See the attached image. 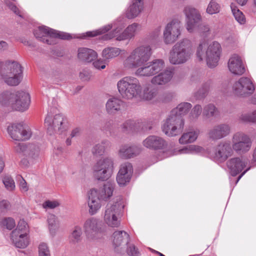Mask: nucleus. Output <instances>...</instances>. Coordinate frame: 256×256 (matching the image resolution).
<instances>
[{
  "label": "nucleus",
  "mask_w": 256,
  "mask_h": 256,
  "mask_svg": "<svg viewBox=\"0 0 256 256\" xmlns=\"http://www.w3.org/2000/svg\"><path fill=\"white\" fill-rule=\"evenodd\" d=\"M152 54L151 46L142 44L136 47L124 61V67L128 70H136L134 74L138 77H150L158 74L165 66L162 59H154L147 62Z\"/></svg>",
  "instance_id": "f257e3e1"
},
{
  "label": "nucleus",
  "mask_w": 256,
  "mask_h": 256,
  "mask_svg": "<svg viewBox=\"0 0 256 256\" xmlns=\"http://www.w3.org/2000/svg\"><path fill=\"white\" fill-rule=\"evenodd\" d=\"M194 52V46L192 40L187 38H182L172 47L169 52L168 61L173 65L186 63Z\"/></svg>",
  "instance_id": "f03ea898"
},
{
  "label": "nucleus",
  "mask_w": 256,
  "mask_h": 256,
  "mask_svg": "<svg viewBox=\"0 0 256 256\" xmlns=\"http://www.w3.org/2000/svg\"><path fill=\"white\" fill-rule=\"evenodd\" d=\"M221 52V46L216 42L210 43L204 40L200 42L196 50L198 58L201 60H205L210 68L217 66Z\"/></svg>",
  "instance_id": "7ed1b4c3"
},
{
  "label": "nucleus",
  "mask_w": 256,
  "mask_h": 256,
  "mask_svg": "<svg viewBox=\"0 0 256 256\" xmlns=\"http://www.w3.org/2000/svg\"><path fill=\"white\" fill-rule=\"evenodd\" d=\"M30 102V96L24 91L5 92L0 94V102L2 105L10 107L20 112L27 110Z\"/></svg>",
  "instance_id": "20e7f679"
},
{
  "label": "nucleus",
  "mask_w": 256,
  "mask_h": 256,
  "mask_svg": "<svg viewBox=\"0 0 256 256\" xmlns=\"http://www.w3.org/2000/svg\"><path fill=\"white\" fill-rule=\"evenodd\" d=\"M118 91L121 96L126 100H132L141 96L142 86L140 80L134 76H126L117 83Z\"/></svg>",
  "instance_id": "39448f33"
},
{
  "label": "nucleus",
  "mask_w": 256,
  "mask_h": 256,
  "mask_svg": "<svg viewBox=\"0 0 256 256\" xmlns=\"http://www.w3.org/2000/svg\"><path fill=\"white\" fill-rule=\"evenodd\" d=\"M183 12L186 17V28L190 33L209 32L210 27L206 24H200L202 17L199 10L191 6L184 7Z\"/></svg>",
  "instance_id": "423d86ee"
},
{
  "label": "nucleus",
  "mask_w": 256,
  "mask_h": 256,
  "mask_svg": "<svg viewBox=\"0 0 256 256\" xmlns=\"http://www.w3.org/2000/svg\"><path fill=\"white\" fill-rule=\"evenodd\" d=\"M124 208V202L120 196L110 201L106 205L104 220L106 224L112 228H118L120 224V214Z\"/></svg>",
  "instance_id": "0eeeda50"
},
{
  "label": "nucleus",
  "mask_w": 256,
  "mask_h": 256,
  "mask_svg": "<svg viewBox=\"0 0 256 256\" xmlns=\"http://www.w3.org/2000/svg\"><path fill=\"white\" fill-rule=\"evenodd\" d=\"M114 169L113 158L110 156L102 157L97 160L92 166V174L94 178L98 180H106L112 176Z\"/></svg>",
  "instance_id": "6e6552de"
},
{
  "label": "nucleus",
  "mask_w": 256,
  "mask_h": 256,
  "mask_svg": "<svg viewBox=\"0 0 256 256\" xmlns=\"http://www.w3.org/2000/svg\"><path fill=\"white\" fill-rule=\"evenodd\" d=\"M34 34L36 38L48 44H56L57 38L63 40L72 38L68 34L56 31L46 26H39L34 30Z\"/></svg>",
  "instance_id": "1a4fd4ad"
},
{
  "label": "nucleus",
  "mask_w": 256,
  "mask_h": 256,
  "mask_svg": "<svg viewBox=\"0 0 256 256\" xmlns=\"http://www.w3.org/2000/svg\"><path fill=\"white\" fill-rule=\"evenodd\" d=\"M29 226L26 221L20 220L10 236L14 244L18 248H24L30 244Z\"/></svg>",
  "instance_id": "9d476101"
},
{
  "label": "nucleus",
  "mask_w": 256,
  "mask_h": 256,
  "mask_svg": "<svg viewBox=\"0 0 256 256\" xmlns=\"http://www.w3.org/2000/svg\"><path fill=\"white\" fill-rule=\"evenodd\" d=\"M6 64L8 70L0 74L1 78L9 86H18L22 78V70L21 65L18 62L14 60H8L6 62Z\"/></svg>",
  "instance_id": "9b49d317"
},
{
  "label": "nucleus",
  "mask_w": 256,
  "mask_h": 256,
  "mask_svg": "<svg viewBox=\"0 0 256 256\" xmlns=\"http://www.w3.org/2000/svg\"><path fill=\"white\" fill-rule=\"evenodd\" d=\"M124 26H118L111 32L105 34L102 36L104 40H110L115 38L118 41L124 40L127 39H131L134 37L137 32L140 28V25L134 23L129 25L122 32Z\"/></svg>",
  "instance_id": "f8f14e48"
},
{
  "label": "nucleus",
  "mask_w": 256,
  "mask_h": 256,
  "mask_svg": "<svg viewBox=\"0 0 256 256\" xmlns=\"http://www.w3.org/2000/svg\"><path fill=\"white\" fill-rule=\"evenodd\" d=\"M184 120L178 114L170 112L162 126V132L168 136H175L183 130Z\"/></svg>",
  "instance_id": "ddd939ff"
},
{
  "label": "nucleus",
  "mask_w": 256,
  "mask_h": 256,
  "mask_svg": "<svg viewBox=\"0 0 256 256\" xmlns=\"http://www.w3.org/2000/svg\"><path fill=\"white\" fill-rule=\"evenodd\" d=\"M83 230L86 238L90 240L101 238L104 234L102 226L95 218H90L84 222Z\"/></svg>",
  "instance_id": "4468645a"
},
{
  "label": "nucleus",
  "mask_w": 256,
  "mask_h": 256,
  "mask_svg": "<svg viewBox=\"0 0 256 256\" xmlns=\"http://www.w3.org/2000/svg\"><path fill=\"white\" fill-rule=\"evenodd\" d=\"M44 124L50 135L55 132L61 134L68 128L66 119L60 114L55 115L52 118L48 116L45 118Z\"/></svg>",
  "instance_id": "2eb2a0df"
},
{
  "label": "nucleus",
  "mask_w": 256,
  "mask_h": 256,
  "mask_svg": "<svg viewBox=\"0 0 256 256\" xmlns=\"http://www.w3.org/2000/svg\"><path fill=\"white\" fill-rule=\"evenodd\" d=\"M181 22L178 20L174 19L166 26L163 32V38L166 44L174 42L181 34Z\"/></svg>",
  "instance_id": "dca6fc26"
},
{
  "label": "nucleus",
  "mask_w": 256,
  "mask_h": 256,
  "mask_svg": "<svg viewBox=\"0 0 256 256\" xmlns=\"http://www.w3.org/2000/svg\"><path fill=\"white\" fill-rule=\"evenodd\" d=\"M232 149L239 154H244L251 148L252 140L249 136L241 132H237L232 137Z\"/></svg>",
  "instance_id": "f3484780"
},
{
  "label": "nucleus",
  "mask_w": 256,
  "mask_h": 256,
  "mask_svg": "<svg viewBox=\"0 0 256 256\" xmlns=\"http://www.w3.org/2000/svg\"><path fill=\"white\" fill-rule=\"evenodd\" d=\"M232 90L234 94L246 97L254 92V86L250 78L242 77L233 84Z\"/></svg>",
  "instance_id": "a211bd4d"
},
{
  "label": "nucleus",
  "mask_w": 256,
  "mask_h": 256,
  "mask_svg": "<svg viewBox=\"0 0 256 256\" xmlns=\"http://www.w3.org/2000/svg\"><path fill=\"white\" fill-rule=\"evenodd\" d=\"M8 132L14 140H24L30 138L32 132L30 128L21 124H12L8 128Z\"/></svg>",
  "instance_id": "6ab92c4d"
},
{
  "label": "nucleus",
  "mask_w": 256,
  "mask_h": 256,
  "mask_svg": "<svg viewBox=\"0 0 256 256\" xmlns=\"http://www.w3.org/2000/svg\"><path fill=\"white\" fill-rule=\"evenodd\" d=\"M232 146L229 142H220L215 147L212 157L216 161L224 162L232 156Z\"/></svg>",
  "instance_id": "aec40b11"
},
{
  "label": "nucleus",
  "mask_w": 256,
  "mask_h": 256,
  "mask_svg": "<svg viewBox=\"0 0 256 256\" xmlns=\"http://www.w3.org/2000/svg\"><path fill=\"white\" fill-rule=\"evenodd\" d=\"M132 173L133 168L130 163L125 162L122 164L116 177L118 185L122 186L128 184L130 180Z\"/></svg>",
  "instance_id": "412c9836"
},
{
  "label": "nucleus",
  "mask_w": 256,
  "mask_h": 256,
  "mask_svg": "<svg viewBox=\"0 0 256 256\" xmlns=\"http://www.w3.org/2000/svg\"><path fill=\"white\" fill-rule=\"evenodd\" d=\"M130 240V235L124 230H116L112 234V244L118 252L123 251Z\"/></svg>",
  "instance_id": "4be33fe9"
},
{
  "label": "nucleus",
  "mask_w": 256,
  "mask_h": 256,
  "mask_svg": "<svg viewBox=\"0 0 256 256\" xmlns=\"http://www.w3.org/2000/svg\"><path fill=\"white\" fill-rule=\"evenodd\" d=\"M230 126L227 124H220L214 126L208 132V136L212 140L223 138L230 134Z\"/></svg>",
  "instance_id": "5701e85b"
},
{
  "label": "nucleus",
  "mask_w": 256,
  "mask_h": 256,
  "mask_svg": "<svg viewBox=\"0 0 256 256\" xmlns=\"http://www.w3.org/2000/svg\"><path fill=\"white\" fill-rule=\"evenodd\" d=\"M142 145L150 150H158L164 148L167 143L164 138L160 136L150 135L143 140Z\"/></svg>",
  "instance_id": "b1692460"
},
{
  "label": "nucleus",
  "mask_w": 256,
  "mask_h": 256,
  "mask_svg": "<svg viewBox=\"0 0 256 256\" xmlns=\"http://www.w3.org/2000/svg\"><path fill=\"white\" fill-rule=\"evenodd\" d=\"M140 151L141 148L137 146L124 144L119 147L118 156L122 159L127 160L136 156Z\"/></svg>",
  "instance_id": "393cba45"
},
{
  "label": "nucleus",
  "mask_w": 256,
  "mask_h": 256,
  "mask_svg": "<svg viewBox=\"0 0 256 256\" xmlns=\"http://www.w3.org/2000/svg\"><path fill=\"white\" fill-rule=\"evenodd\" d=\"M102 200L96 196L94 190H90L88 192L87 204L88 211L90 215H94L100 209Z\"/></svg>",
  "instance_id": "a878e982"
},
{
  "label": "nucleus",
  "mask_w": 256,
  "mask_h": 256,
  "mask_svg": "<svg viewBox=\"0 0 256 256\" xmlns=\"http://www.w3.org/2000/svg\"><path fill=\"white\" fill-rule=\"evenodd\" d=\"M228 68L229 70L235 75H242L246 70L242 58L237 54H234L230 58Z\"/></svg>",
  "instance_id": "bb28decb"
},
{
  "label": "nucleus",
  "mask_w": 256,
  "mask_h": 256,
  "mask_svg": "<svg viewBox=\"0 0 256 256\" xmlns=\"http://www.w3.org/2000/svg\"><path fill=\"white\" fill-rule=\"evenodd\" d=\"M248 164V160L242 158H234L229 160L226 165L232 176L240 172Z\"/></svg>",
  "instance_id": "cd10ccee"
},
{
  "label": "nucleus",
  "mask_w": 256,
  "mask_h": 256,
  "mask_svg": "<svg viewBox=\"0 0 256 256\" xmlns=\"http://www.w3.org/2000/svg\"><path fill=\"white\" fill-rule=\"evenodd\" d=\"M15 150L24 156L33 159L37 158L39 156L38 148L32 144L26 145L24 144H18L14 146Z\"/></svg>",
  "instance_id": "c85d7f7f"
},
{
  "label": "nucleus",
  "mask_w": 256,
  "mask_h": 256,
  "mask_svg": "<svg viewBox=\"0 0 256 256\" xmlns=\"http://www.w3.org/2000/svg\"><path fill=\"white\" fill-rule=\"evenodd\" d=\"M173 75V70L166 69L163 72L154 76L152 78L150 82L154 85H164L171 80Z\"/></svg>",
  "instance_id": "c756f323"
},
{
  "label": "nucleus",
  "mask_w": 256,
  "mask_h": 256,
  "mask_svg": "<svg viewBox=\"0 0 256 256\" xmlns=\"http://www.w3.org/2000/svg\"><path fill=\"white\" fill-rule=\"evenodd\" d=\"M114 188L112 184L108 182L98 188L92 190H95L96 196L102 201H106L112 196Z\"/></svg>",
  "instance_id": "7c9ffc66"
},
{
  "label": "nucleus",
  "mask_w": 256,
  "mask_h": 256,
  "mask_svg": "<svg viewBox=\"0 0 256 256\" xmlns=\"http://www.w3.org/2000/svg\"><path fill=\"white\" fill-rule=\"evenodd\" d=\"M97 56V53L93 50L80 48L78 50V58L81 61L90 62L96 60Z\"/></svg>",
  "instance_id": "2f4dec72"
},
{
  "label": "nucleus",
  "mask_w": 256,
  "mask_h": 256,
  "mask_svg": "<svg viewBox=\"0 0 256 256\" xmlns=\"http://www.w3.org/2000/svg\"><path fill=\"white\" fill-rule=\"evenodd\" d=\"M143 3L142 0H133L132 4L129 7L126 16L128 18L136 17L142 11Z\"/></svg>",
  "instance_id": "473e14b6"
},
{
  "label": "nucleus",
  "mask_w": 256,
  "mask_h": 256,
  "mask_svg": "<svg viewBox=\"0 0 256 256\" xmlns=\"http://www.w3.org/2000/svg\"><path fill=\"white\" fill-rule=\"evenodd\" d=\"M200 131L198 130H192L184 133L179 139L180 144H187L192 143L196 140Z\"/></svg>",
  "instance_id": "72a5a7b5"
},
{
  "label": "nucleus",
  "mask_w": 256,
  "mask_h": 256,
  "mask_svg": "<svg viewBox=\"0 0 256 256\" xmlns=\"http://www.w3.org/2000/svg\"><path fill=\"white\" fill-rule=\"evenodd\" d=\"M122 102L117 98H110L106 104V110L110 113H113L120 110Z\"/></svg>",
  "instance_id": "f704fd0d"
},
{
  "label": "nucleus",
  "mask_w": 256,
  "mask_h": 256,
  "mask_svg": "<svg viewBox=\"0 0 256 256\" xmlns=\"http://www.w3.org/2000/svg\"><path fill=\"white\" fill-rule=\"evenodd\" d=\"M47 220L50 232L52 236H54L60 228V222L54 214H50Z\"/></svg>",
  "instance_id": "c9c22d12"
},
{
  "label": "nucleus",
  "mask_w": 256,
  "mask_h": 256,
  "mask_svg": "<svg viewBox=\"0 0 256 256\" xmlns=\"http://www.w3.org/2000/svg\"><path fill=\"white\" fill-rule=\"evenodd\" d=\"M110 143L108 140H103L100 143L96 144L92 149V153L94 155L102 156L106 150L109 148Z\"/></svg>",
  "instance_id": "e433bc0d"
},
{
  "label": "nucleus",
  "mask_w": 256,
  "mask_h": 256,
  "mask_svg": "<svg viewBox=\"0 0 256 256\" xmlns=\"http://www.w3.org/2000/svg\"><path fill=\"white\" fill-rule=\"evenodd\" d=\"M192 104L188 102H182L171 112L173 114H178L182 118V116L186 114L191 108Z\"/></svg>",
  "instance_id": "4c0bfd02"
},
{
  "label": "nucleus",
  "mask_w": 256,
  "mask_h": 256,
  "mask_svg": "<svg viewBox=\"0 0 256 256\" xmlns=\"http://www.w3.org/2000/svg\"><path fill=\"white\" fill-rule=\"evenodd\" d=\"M121 50L117 48H107L102 52V56L106 59H110L118 56Z\"/></svg>",
  "instance_id": "58836bf2"
},
{
  "label": "nucleus",
  "mask_w": 256,
  "mask_h": 256,
  "mask_svg": "<svg viewBox=\"0 0 256 256\" xmlns=\"http://www.w3.org/2000/svg\"><path fill=\"white\" fill-rule=\"evenodd\" d=\"M220 4L216 0H210L207 6L206 12L209 14L218 13L220 10Z\"/></svg>",
  "instance_id": "ea45409f"
},
{
  "label": "nucleus",
  "mask_w": 256,
  "mask_h": 256,
  "mask_svg": "<svg viewBox=\"0 0 256 256\" xmlns=\"http://www.w3.org/2000/svg\"><path fill=\"white\" fill-rule=\"evenodd\" d=\"M113 26L112 24H108L106 25L102 28H99L98 30L88 32L84 34V37L85 38L86 36L88 37H93L100 34H105L108 32L109 30L112 28Z\"/></svg>",
  "instance_id": "a19ab883"
},
{
  "label": "nucleus",
  "mask_w": 256,
  "mask_h": 256,
  "mask_svg": "<svg viewBox=\"0 0 256 256\" xmlns=\"http://www.w3.org/2000/svg\"><path fill=\"white\" fill-rule=\"evenodd\" d=\"M82 229L80 226H75L70 236V241L72 243L76 244L80 242L82 240Z\"/></svg>",
  "instance_id": "79ce46f5"
},
{
  "label": "nucleus",
  "mask_w": 256,
  "mask_h": 256,
  "mask_svg": "<svg viewBox=\"0 0 256 256\" xmlns=\"http://www.w3.org/2000/svg\"><path fill=\"white\" fill-rule=\"evenodd\" d=\"M2 183L6 189L9 192H13L16 188V184L12 178L9 175H5L2 178Z\"/></svg>",
  "instance_id": "37998d69"
},
{
  "label": "nucleus",
  "mask_w": 256,
  "mask_h": 256,
  "mask_svg": "<svg viewBox=\"0 0 256 256\" xmlns=\"http://www.w3.org/2000/svg\"><path fill=\"white\" fill-rule=\"evenodd\" d=\"M232 14L236 20L240 24H244L246 22V18L242 12L240 11L236 6L231 5L230 6Z\"/></svg>",
  "instance_id": "c03bdc74"
},
{
  "label": "nucleus",
  "mask_w": 256,
  "mask_h": 256,
  "mask_svg": "<svg viewBox=\"0 0 256 256\" xmlns=\"http://www.w3.org/2000/svg\"><path fill=\"white\" fill-rule=\"evenodd\" d=\"M202 147L196 145H190L180 150L179 151L181 154L199 153L203 151Z\"/></svg>",
  "instance_id": "a18cd8bd"
},
{
  "label": "nucleus",
  "mask_w": 256,
  "mask_h": 256,
  "mask_svg": "<svg viewBox=\"0 0 256 256\" xmlns=\"http://www.w3.org/2000/svg\"><path fill=\"white\" fill-rule=\"evenodd\" d=\"M217 112L216 106L212 104H208L204 108L203 114L208 118L214 116Z\"/></svg>",
  "instance_id": "49530a36"
},
{
  "label": "nucleus",
  "mask_w": 256,
  "mask_h": 256,
  "mask_svg": "<svg viewBox=\"0 0 256 256\" xmlns=\"http://www.w3.org/2000/svg\"><path fill=\"white\" fill-rule=\"evenodd\" d=\"M156 94V90L154 89H150L149 88H146L144 90L142 95L141 94L140 98H142L146 100H151Z\"/></svg>",
  "instance_id": "de8ad7c7"
},
{
  "label": "nucleus",
  "mask_w": 256,
  "mask_h": 256,
  "mask_svg": "<svg viewBox=\"0 0 256 256\" xmlns=\"http://www.w3.org/2000/svg\"><path fill=\"white\" fill-rule=\"evenodd\" d=\"M240 120L246 122H256V111H254L252 113L244 114L241 115Z\"/></svg>",
  "instance_id": "09e8293b"
},
{
  "label": "nucleus",
  "mask_w": 256,
  "mask_h": 256,
  "mask_svg": "<svg viewBox=\"0 0 256 256\" xmlns=\"http://www.w3.org/2000/svg\"><path fill=\"white\" fill-rule=\"evenodd\" d=\"M38 256H50V250L48 244L41 242L38 246Z\"/></svg>",
  "instance_id": "8fccbe9b"
},
{
  "label": "nucleus",
  "mask_w": 256,
  "mask_h": 256,
  "mask_svg": "<svg viewBox=\"0 0 256 256\" xmlns=\"http://www.w3.org/2000/svg\"><path fill=\"white\" fill-rule=\"evenodd\" d=\"M2 226L6 227L7 229L12 230L16 226L14 220L11 218H5L0 222Z\"/></svg>",
  "instance_id": "3c124183"
},
{
  "label": "nucleus",
  "mask_w": 256,
  "mask_h": 256,
  "mask_svg": "<svg viewBox=\"0 0 256 256\" xmlns=\"http://www.w3.org/2000/svg\"><path fill=\"white\" fill-rule=\"evenodd\" d=\"M202 108L200 105L197 104L194 106L190 114V118L192 120L196 119L202 114Z\"/></svg>",
  "instance_id": "603ef678"
},
{
  "label": "nucleus",
  "mask_w": 256,
  "mask_h": 256,
  "mask_svg": "<svg viewBox=\"0 0 256 256\" xmlns=\"http://www.w3.org/2000/svg\"><path fill=\"white\" fill-rule=\"evenodd\" d=\"M138 124L139 122L136 120H129L123 124V127L126 130H133L137 128Z\"/></svg>",
  "instance_id": "864d4df0"
},
{
  "label": "nucleus",
  "mask_w": 256,
  "mask_h": 256,
  "mask_svg": "<svg viewBox=\"0 0 256 256\" xmlns=\"http://www.w3.org/2000/svg\"><path fill=\"white\" fill-rule=\"evenodd\" d=\"M60 204L57 200H48L42 204V207L45 209H54L58 206Z\"/></svg>",
  "instance_id": "5fc2aeb1"
},
{
  "label": "nucleus",
  "mask_w": 256,
  "mask_h": 256,
  "mask_svg": "<svg viewBox=\"0 0 256 256\" xmlns=\"http://www.w3.org/2000/svg\"><path fill=\"white\" fill-rule=\"evenodd\" d=\"M80 78L83 81H89L91 79L92 74L89 71L84 70L80 72Z\"/></svg>",
  "instance_id": "6e6d98bb"
},
{
  "label": "nucleus",
  "mask_w": 256,
  "mask_h": 256,
  "mask_svg": "<svg viewBox=\"0 0 256 256\" xmlns=\"http://www.w3.org/2000/svg\"><path fill=\"white\" fill-rule=\"evenodd\" d=\"M127 253L131 256H138L140 252L138 248L133 244H130L127 249Z\"/></svg>",
  "instance_id": "4d7b16f0"
},
{
  "label": "nucleus",
  "mask_w": 256,
  "mask_h": 256,
  "mask_svg": "<svg viewBox=\"0 0 256 256\" xmlns=\"http://www.w3.org/2000/svg\"><path fill=\"white\" fill-rule=\"evenodd\" d=\"M10 207V204L8 202L3 200L0 202V214L4 213Z\"/></svg>",
  "instance_id": "13d9d810"
},
{
  "label": "nucleus",
  "mask_w": 256,
  "mask_h": 256,
  "mask_svg": "<svg viewBox=\"0 0 256 256\" xmlns=\"http://www.w3.org/2000/svg\"><path fill=\"white\" fill-rule=\"evenodd\" d=\"M6 4L9 8L10 9L14 14L19 16L20 17H22L20 10L14 4L10 2H6Z\"/></svg>",
  "instance_id": "bf43d9fd"
},
{
  "label": "nucleus",
  "mask_w": 256,
  "mask_h": 256,
  "mask_svg": "<svg viewBox=\"0 0 256 256\" xmlns=\"http://www.w3.org/2000/svg\"><path fill=\"white\" fill-rule=\"evenodd\" d=\"M93 65L96 69H104L106 68V63L104 60H98L93 62Z\"/></svg>",
  "instance_id": "052dcab7"
},
{
  "label": "nucleus",
  "mask_w": 256,
  "mask_h": 256,
  "mask_svg": "<svg viewBox=\"0 0 256 256\" xmlns=\"http://www.w3.org/2000/svg\"><path fill=\"white\" fill-rule=\"evenodd\" d=\"M19 186L22 192H26L28 190L26 182L22 177L20 178V180Z\"/></svg>",
  "instance_id": "680f3d73"
},
{
  "label": "nucleus",
  "mask_w": 256,
  "mask_h": 256,
  "mask_svg": "<svg viewBox=\"0 0 256 256\" xmlns=\"http://www.w3.org/2000/svg\"><path fill=\"white\" fill-rule=\"evenodd\" d=\"M161 32V27L158 26L150 34V36L152 39L157 38L160 34Z\"/></svg>",
  "instance_id": "e2e57ef3"
},
{
  "label": "nucleus",
  "mask_w": 256,
  "mask_h": 256,
  "mask_svg": "<svg viewBox=\"0 0 256 256\" xmlns=\"http://www.w3.org/2000/svg\"><path fill=\"white\" fill-rule=\"evenodd\" d=\"M9 49V44L4 40H0V52H6Z\"/></svg>",
  "instance_id": "0e129e2a"
},
{
  "label": "nucleus",
  "mask_w": 256,
  "mask_h": 256,
  "mask_svg": "<svg viewBox=\"0 0 256 256\" xmlns=\"http://www.w3.org/2000/svg\"><path fill=\"white\" fill-rule=\"evenodd\" d=\"M81 129L79 128H74L70 134L71 138L79 136L81 134Z\"/></svg>",
  "instance_id": "69168bd1"
},
{
  "label": "nucleus",
  "mask_w": 256,
  "mask_h": 256,
  "mask_svg": "<svg viewBox=\"0 0 256 256\" xmlns=\"http://www.w3.org/2000/svg\"><path fill=\"white\" fill-rule=\"evenodd\" d=\"M229 86V84L228 82H224L220 84V90L224 92H226Z\"/></svg>",
  "instance_id": "338daca9"
},
{
  "label": "nucleus",
  "mask_w": 256,
  "mask_h": 256,
  "mask_svg": "<svg viewBox=\"0 0 256 256\" xmlns=\"http://www.w3.org/2000/svg\"><path fill=\"white\" fill-rule=\"evenodd\" d=\"M4 166V162L2 157L0 156V174L3 171Z\"/></svg>",
  "instance_id": "774afa93"
}]
</instances>
